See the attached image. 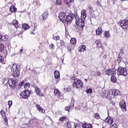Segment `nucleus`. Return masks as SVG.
<instances>
[{"label":"nucleus","instance_id":"f257e3e1","mask_svg":"<svg viewBox=\"0 0 128 128\" xmlns=\"http://www.w3.org/2000/svg\"><path fill=\"white\" fill-rule=\"evenodd\" d=\"M120 92L118 90H104L102 92L103 98H106L108 100H111L114 96L120 95Z\"/></svg>","mask_w":128,"mask_h":128},{"label":"nucleus","instance_id":"f03ea898","mask_svg":"<svg viewBox=\"0 0 128 128\" xmlns=\"http://www.w3.org/2000/svg\"><path fill=\"white\" fill-rule=\"evenodd\" d=\"M7 70H11L12 75L14 78H18L20 72V66L16 64H11L8 66Z\"/></svg>","mask_w":128,"mask_h":128},{"label":"nucleus","instance_id":"7ed1b4c3","mask_svg":"<svg viewBox=\"0 0 128 128\" xmlns=\"http://www.w3.org/2000/svg\"><path fill=\"white\" fill-rule=\"evenodd\" d=\"M75 22L78 28L82 30V28L84 26V19L80 18L78 16H75Z\"/></svg>","mask_w":128,"mask_h":128},{"label":"nucleus","instance_id":"20e7f679","mask_svg":"<svg viewBox=\"0 0 128 128\" xmlns=\"http://www.w3.org/2000/svg\"><path fill=\"white\" fill-rule=\"evenodd\" d=\"M117 74L118 76H126L128 74L126 69L120 66L117 70Z\"/></svg>","mask_w":128,"mask_h":128},{"label":"nucleus","instance_id":"39448f33","mask_svg":"<svg viewBox=\"0 0 128 128\" xmlns=\"http://www.w3.org/2000/svg\"><path fill=\"white\" fill-rule=\"evenodd\" d=\"M74 102L76 101L74 98L71 99V102L70 103V106H68L65 108L66 110L70 112H72V110H74Z\"/></svg>","mask_w":128,"mask_h":128},{"label":"nucleus","instance_id":"423d86ee","mask_svg":"<svg viewBox=\"0 0 128 128\" xmlns=\"http://www.w3.org/2000/svg\"><path fill=\"white\" fill-rule=\"evenodd\" d=\"M74 86L77 88H80L84 86V84L80 80L78 79H76L74 82Z\"/></svg>","mask_w":128,"mask_h":128},{"label":"nucleus","instance_id":"0eeeda50","mask_svg":"<svg viewBox=\"0 0 128 128\" xmlns=\"http://www.w3.org/2000/svg\"><path fill=\"white\" fill-rule=\"evenodd\" d=\"M120 26L122 28H128V18H124L120 22Z\"/></svg>","mask_w":128,"mask_h":128},{"label":"nucleus","instance_id":"6e6552de","mask_svg":"<svg viewBox=\"0 0 128 128\" xmlns=\"http://www.w3.org/2000/svg\"><path fill=\"white\" fill-rule=\"evenodd\" d=\"M30 92L28 90H24L20 94L22 98H28V96H30Z\"/></svg>","mask_w":128,"mask_h":128},{"label":"nucleus","instance_id":"1a4fd4ad","mask_svg":"<svg viewBox=\"0 0 128 128\" xmlns=\"http://www.w3.org/2000/svg\"><path fill=\"white\" fill-rule=\"evenodd\" d=\"M74 14H69L66 17L65 22H66L67 24H70V22H72V20H74Z\"/></svg>","mask_w":128,"mask_h":128},{"label":"nucleus","instance_id":"9d476101","mask_svg":"<svg viewBox=\"0 0 128 128\" xmlns=\"http://www.w3.org/2000/svg\"><path fill=\"white\" fill-rule=\"evenodd\" d=\"M120 106L123 112H126V101L121 100L120 102Z\"/></svg>","mask_w":128,"mask_h":128},{"label":"nucleus","instance_id":"9b49d317","mask_svg":"<svg viewBox=\"0 0 128 128\" xmlns=\"http://www.w3.org/2000/svg\"><path fill=\"white\" fill-rule=\"evenodd\" d=\"M106 74H108V76H114V74H116V70L114 68H110L106 70Z\"/></svg>","mask_w":128,"mask_h":128},{"label":"nucleus","instance_id":"f8f14e48","mask_svg":"<svg viewBox=\"0 0 128 128\" xmlns=\"http://www.w3.org/2000/svg\"><path fill=\"white\" fill-rule=\"evenodd\" d=\"M0 115L2 116L4 122L5 124H8V118H6V112L4 111L3 110H2L0 111Z\"/></svg>","mask_w":128,"mask_h":128},{"label":"nucleus","instance_id":"ddd939ff","mask_svg":"<svg viewBox=\"0 0 128 128\" xmlns=\"http://www.w3.org/2000/svg\"><path fill=\"white\" fill-rule=\"evenodd\" d=\"M8 83L10 88H14V86H16V80L14 79H10L8 81Z\"/></svg>","mask_w":128,"mask_h":128},{"label":"nucleus","instance_id":"4468645a","mask_svg":"<svg viewBox=\"0 0 128 128\" xmlns=\"http://www.w3.org/2000/svg\"><path fill=\"white\" fill-rule=\"evenodd\" d=\"M54 75L56 82V84H58L60 80V72L58 70L54 71Z\"/></svg>","mask_w":128,"mask_h":128},{"label":"nucleus","instance_id":"2eb2a0df","mask_svg":"<svg viewBox=\"0 0 128 128\" xmlns=\"http://www.w3.org/2000/svg\"><path fill=\"white\" fill-rule=\"evenodd\" d=\"M59 19L62 22H64V12H60L58 16Z\"/></svg>","mask_w":128,"mask_h":128},{"label":"nucleus","instance_id":"dca6fc26","mask_svg":"<svg viewBox=\"0 0 128 128\" xmlns=\"http://www.w3.org/2000/svg\"><path fill=\"white\" fill-rule=\"evenodd\" d=\"M74 0H64V4L67 8L70 6V4L74 2Z\"/></svg>","mask_w":128,"mask_h":128},{"label":"nucleus","instance_id":"f3484780","mask_svg":"<svg viewBox=\"0 0 128 128\" xmlns=\"http://www.w3.org/2000/svg\"><path fill=\"white\" fill-rule=\"evenodd\" d=\"M35 92L36 94L40 96H44V94H42L40 89L38 87L35 88Z\"/></svg>","mask_w":128,"mask_h":128},{"label":"nucleus","instance_id":"a211bd4d","mask_svg":"<svg viewBox=\"0 0 128 128\" xmlns=\"http://www.w3.org/2000/svg\"><path fill=\"white\" fill-rule=\"evenodd\" d=\"M107 118H106V120H105L106 122L108 124H112L114 123V118H112V117H108V120H106Z\"/></svg>","mask_w":128,"mask_h":128},{"label":"nucleus","instance_id":"6ab92c4d","mask_svg":"<svg viewBox=\"0 0 128 128\" xmlns=\"http://www.w3.org/2000/svg\"><path fill=\"white\" fill-rule=\"evenodd\" d=\"M54 94L55 96H56L58 98H60V96H60V92L58 90L54 89Z\"/></svg>","mask_w":128,"mask_h":128},{"label":"nucleus","instance_id":"aec40b11","mask_svg":"<svg viewBox=\"0 0 128 128\" xmlns=\"http://www.w3.org/2000/svg\"><path fill=\"white\" fill-rule=\"evenodd\" d=\"M104 36L105 38H110V31H105Z\"/></svg>","mask_w":128,"mask_h":128},{"label":"nucleus","instance_id":"412c9836","mask_svg":"<svg viewBox=\"0 0 128 128\" xmlns=\"http://www.w3.org/2000/svg\"><path fill=\"white\" fill-rule=\"evenodd\" d=\"M102 34V28L99 27L96 30V36H100Z\"/></svg>","mask_w":128,"mask_h":128},{"label":"nucleus","instance_id":"4be33fe9","mask_svg":"<svg viewBox=\"0 0 128 128\" xmlns=\"http://www.w3.org/2000/svg\"><path fill=\"white\" fill-rule=\"evenodd\" d=\"M8 40V36L6 34H2L1 40L3 42H6Z\"/></svg>","mask_w":128,"mask_h":128},{"label":"nucleus","instance_id":"5701e85b","mask_svg":"<svg viewBox=\"0 0 128 128\" xmlns=\"http://www.w3.org/2000/svg\"><path fill=\"white\" fill-rule=\"evenodd\" d=\"M81 17L83 18L84 20L86 18V10H82L81 12Z\"/></svg>","mask_w":128,"mask_h":128},{"label":"nucleus","instance_id":"b1692460","mask_svg":"<svg viewBox=\"0 0 128 128\" xmlns=\"http://www.w3.org/2000/svg\"><path fill=\"white\" fill-rule=\"evenodd\" d=\"M82 128H92V124H88L86 123L82 124Z\"/></svg>","mask_w":128,"mask_h":128},{"label":"nucleus","instance_id":"393cba45","mask_svg":"<svg viewBox=\"0 0 128 128\" xmlns=\"http://www.w3.org/2000/svg\"><path fill=\"white\" fill-rule=\"evenodd\" d=\"M72 124H74V123L73 122H67L66 126V128H72Z\"/></svg>","mask_w":128,"mask_h":128},{"label":"nucleus","instance_id":"a878e982","mask_svg":"<svg viewBox=\"0 0 128 128\" xmlns=\"http://www.w3.org/2000/svg\"><path fill=\"white\" fill-rule=\"evenodd\" d=\"M96 42L97 46V48H102V44L100 40H96Z\"/></svg>","mask_w":128,"mask_h":128},{"label":"nucleus","instance_id":"bb28decb","mask_svg":"<svg viewBox=\"0 0 128 128\" xmlns=\"http://www.w3.org/2000/svg\"><path fill=\"white\" fill-rule=\"evenodd\" d=\"M86 50V46L82 45L80 46V50H78L79 52H82Z\"/></svg>","mask_w":128,"mask_h":128},{"label":"nucleus","instance_id":"cd10ccee","mask_svg":"<svg viewBox=\"0 0 128 128\" xmlns=\"http://www.w3.org/2000/svg\"><path fill=\"white\" fill-rule=\"evenodd\" d=\"M42 16L43 18L42 20H45V18H47L48 16V11L45 12L42 15Z\"/></svg>","mask_w":128,"mask_h":128},{"label":"nucleus","instance_id":"c85d7f7f","mask_svg":"<svg viewBox=\"0 0 128 128\" xmlns=\"http://www.w3.org/2000/svg\"><path fill=\"white\" fill-rule=\"evenodd\" d=\"M74 46H72V44H69L67 48L68 52L70 53V52H72V50H74Z\"/></svg>","mask_w":128,"mask_h":128},{"label":"nucleus","instance_id":"c756f323","mask_svg":"<svg viewBox=\"0 0 128 128\" xmlns=\"http://www.w3.org/2000/svg\"><path fill=\"white\" fill-rule=\"evenodd\" d=\"M10 10L12 12H16V8L14 6H12L10 7Z\"/></svg>","mask_w":128,"mask_h":128},{"label":"nucleus","instance_id":"7c9ffc66","mask_svg":"<svg viewBox=\"0 0 128 128\" xmlns=\"http://www.w3.org/2000/svg\"><path fill=\"white\" fill-rule=\"evenodd\" d=\"M18 22L16 20H13L12 22V24L14 26L18 28Z\"/></svg>","mask_w":128,"mask_h":128},{"label":"nucleus","instance_id":"2f4dec72","mask_svg":"<svg viewBox=\"0 0 128 128\" xmlns=\"http://www.w3.org/2000/svg\"><path fill=\"white\" fill-rule=\"evenodd\" d=\"M111 82H116V77L112 75L111 76Z\"/></svg>","mask_w":128,"mask_h":128},{"label":"nucleus","instance_id":"473e14b6","mask_svg":"<svg viewBox=\"0 0 128 128\" xmlns=\"http://www.w3.org/2000/svg\"><path fill=\"white\" fill-rule=\"evenodd\" d=\"M70 42L72 44H76V38H71Z\"/></svg>","mask_w":128,"mask_h":128},{"label":"nucleus","instance_id":"72a5a7b5","mask_svg":"<svg viewBox=\"0 0 128 128\" xmlns=\"http://www.w3.org/2000/svg\"><path fill=\"white\" fill-rule=\"evenodd\" d=\"M94 116L96 120H100V114L98 113L94 114Z\"/></svg>","mask_w":128,"mask_h":128},{"label":"nucleus","instance_id":"f704fd0d","mask_svg":"<svg viewBox=\"0 0 128 128\" xmlns=\"http://www.w3.org/2000/svg\"><path fill=\"white\" fill-rule=\"evenodd\" d=\"M22 28L24 30H28V28H30V26L28 24H24L22 25Z\"/></svg>","mask_w":128,"mask_h":128},{"label":"nucleus","instance_id":"c9c22d12","mask_svg":"<svg viewBox=\"0 0 128 128\" xmlns=\"http://www.w3.org/2000/svg\"><path fill=\"white\" fill-rule=\"evenodd\" d=\"M4 44H0V52H4Z\"/></svg>","mask_w":128,"mask_h":128},{"label":"nucleus","instance_id":"e433bc0d","mask_svg":"<svg viewBox=\"0 0 128 128\" xmlns=\"http://www.w3.org/2000/svg\"><path fill=\"white\" fill-rule=\"evenodd\" d=\"M30 86V84L28 83H26L24 84V88L26 90H28V88Z\"/></svg>","mask_w":128,"mask_h":128},{"label":"nucleus","instance_id":"4c0bfd02","mask_svg":"<svg viewBox=\"0 0 128 128\" xmlns=\"http://www.w3.org/2000/svg\"><path fill=\"white\" fill-rule=\"evenodd\" d=\"M24 81H22L18 84V86L19 88H22V86H24Z\"/></svg>","mask_w":128,"mask_h":128},{"label":"nucleus","instance_id":"58836bf2","mask_svg":"<svg viewBox=\"0 0 128 128\" xmlns=\"http://www.w3.org/2000/svg\"><path fill=\"white\" fill-rule=\"evenodd\" d=\"M95 75H96V76H102V73L100 71H97L96 72Z\"/></svg>","mask_w":128,"mask_h":128},{"label":"nucleus","instance_id":"ea45409f","mask_svg":"<svg viewBox=\"0 0 128 128\" xmlns=\"http://www.w3.org/2000/svg\"><path fill=\"white\" fill-rule=\"evenodd\" d=\"M38 110H39L40 112H42V114H44V112H46V110H44V109L42 108Z\"/></svg>","mask_w":128,"mask_h":128},{"label":"nucleus","instance_id":"a19ab883","mask_svg":"<svg viewBox=\"0 0 128 128\" xmlns=\"http://www.w3.org/2000/svg\"><path fill=\"white\" fill-rule=\"evenodd\" d=\"M110 128H118V125L116 124H114L110 126Z\"/></svg>","mask_w":128,"mask_h":128},{"label":"nucleus","instance_id":"79ce46f5","mask_svg":"<svg viewBox=\"0 0 128 128\" xmlns=\"http://www.w3.org/2000/svg\"><path fill=\"white\" fill-rule=\"evenodd\" d=\"M62 0H56V4H62Z\"/></svg>","mask_w":128,"mask_h":128},{"label":"nucleus","instance_id":"37998d69","mask_svg":"<svg viewBox=\"0 0 128 128\" xmlns=\"http://www.w3.org/2000/svg\"><path fill=\"white\" fill-rule=\"evenodd\" d=\"M12 102L11 100H9L8 102V106L9 108H10V106H12Z\"/></svg>","mask_w":128,"mask_h":128},{"label":"nucleus","instance_id":"c03bdc74","mask_svg":"<svg viewBox=\"0 0 128 128\" xmlns=\"http://www.w3.org/2000/svg\"><path fill=\"white\" fill-rule=\"evenodd\" d=\"M54 44H51L50 46L49 47L50 48V50H54Z\"/></svg>","mask_w":128,"mask_h":128},{"label":"nucleus","instance_id":"a18cd8bd","mask_svg":"<svg viewBox=\"0 0 128 128\" xmlns=\"http://www.w3.org/2000/svg\"><path fill=\"white\" fill-rule=\"evenodd\" d=\"M87 94H92V90L91 88H90L86 90Z\"/></svg>","mask_w":128,"mask_h":128},{"label":"nucleus","instance_id":"49530a36","mask_svg":"<svg viewBox=\"0 0 128 128\" xmlns=\"http://www.w3.org/2000/svg\"><path fill=\"white\" fill-rule=\"evenodd\" d=\"M4 62V57L0 54V62Z\"/></svg>","mask_w":128,"mask_h":128},{"label":"nucleus","instance_id":"de8ad7c7","mask_svg":"<svg viewBox=\"0 0 128 128\" xmlns=\"http://www.w3.org/2000/svg\"><path fill=\"white\" fill-rule=\"evenodd\" d=\"M74 128H80V124H74Z\"/></svg>","mask_w":128,"mask_h":128},{"label":"nucleus","instance_id":"09e8293b","mask_svg":"<svg viewBox=\"0 0 128 128\" xmlns=\"http://www.w3.org/2000/svg\"><path fill=\"white\" fill-rule=\"evenodd\" d=\"M36 108H37L38 110H39L40 108H42L40 106L38 105V104H36Z\"/></svg>","mask_w":128,"mask_h":128},{"label":"nucleus","instance_id":"8fccbe9b","mask_svg":"<svg viewBox=\"0 0 128 128\" xmlns=\"http://www.w3.org/2000/svg\"><path fill=\"white\" fill-rule=\"evenodd\" d=\"M59 120L60 122H64V117H62L59 118Z\"/></svg>","mask_w":128,"mask_h":128},{"label":"nucleus","instance_id":"3c124183","mask_svg":"<svg viewBox=\"0 0 128 128\" xmlns=\"http://www.w3.org/2000/svg\"><path fill=\"white\" fill-rule=\"evenodd\" d=\"M60 44H61L62 46H63L64 45V40H61L60 41Z\"/></svg>","mask_w":128,"mask_h":128},{"label":"nucleus","instance_id":"603ef678","mask_svg":"<svg viewBox=\"0 0 128 128\" xmlns=\"http://www.w3.org/2000/svg\"><path fill=\"white\" fill-rule=\"evenodd\" d=\"M96 4H98V6H102V4H100V2L98 1L96 2Z\"/></svg>","mask_w":128,"mask_h":128},{"label":"nucleus","instance_id":"864d4df0","mask_svg":"<svg viewBox=\"0 0 128 128\" xmlns=\"http://www.w3.org/2000/svg\"><path fill=\"white\" fill-rule=\"evenodd\" d=\"M56 40H60V36H56Z\"/></svg>","mask_w":128,"mask_h":128},{"label":"nucleus","instance_id":"5fc2aeb1","mask_svg":"<svg viewBox=\"0 0 128 128\" xmlns=\"http://www.w3.org/2000/svg\"><path fill=\"white\" fill-rule=\"evenodd\" d=\"M72 90L70 89V88H66V92H70Z\"/></svg>","mask_w":128,"mask_h":128},{"label":"nucleus","instance_id":"6e6d98bb","mask_svg":"<svg viewBox=\"0 0 128 128\" xmlns=\"http://www.w3.org/2000/svg\"><path fill=\"white\" fill-rule=\"evenodd\" d=\"M20 54H22V52H23V50L20 49Z\"/></svg>","mask_w":128,"mask_h":128},{"label":"nucleus","instance_id":"4d7b16f0","mask_svg":"<svg viewBox=\"0 0 128 128\" xmlns=\"http://www.w3.org/2000/svg\"><path fill=\"white\" fill-rule=\"evenodd\" d=\"M66 36H68V32L66 31Z\"/></svg>","mask_w":128,"mask_h":128},{"label":"nucleus","instance_id":"13d9d810","mask_svg":"<svg viewBox=\"0 0 128 128\" xmlns=\"http://www.w3.org/2000/svg\"><path fill=\"white\" fill-rule=\"evenodd\" d=\"M118 60H122V58L120 57V56H118Z\"/></svg>","mask_w":128,"mask_h":128},{"label":"nucleus","instance_id":"bf43d9fd","mask_svg":"<svg viewBox=\"0 0 128 128\" xmlns=\"http://www.w3.org/2000/svg\"><path fill=\"white\" fill-rule=\"evenodd\" d=\"M0 42H2V34H0Z\"/></svg>","mask_w":128,"mask_h":128},{"label":"nucleus","instance_id":"052dcab7","mask_svg":"<svg viewBox=\"0 0 128 128\" xmlns=\"http://www.w3.org/2000/svg\"><path fill=\"white\" fill-rule=\"evenodd\" d=\"M56 36H54V37L52 38V39L56 40Z\"/></svg>","mask_w":128,"mask_h":128},{"label":"nucleus","instance_id":"680f3d73","mask_svg":"<svg viewBox=\"0 0 128 128\" xmlns=\"http://www.w3.org/2000/svg\"><path fill=\"white\" fill-rule=\"evenodd\" d=\"M88 8L90 10H92V7L90 6H88Z\"/></svg>","mask_w":128,"mask_h":128},{"label":"nucleus","instance_id":"e2e57ef3","mask_svg":"<svg viewBox=\"0 0 128 128\" xmlns=\"http://www.w3.org/2000/svg\"><path fill=\"white\" fill-rule=\"evenodd\" d=\"M34 28V30H36V28L34 27H33Z\"/></svg>","mask_w":128,"mask_h":128},{"label":"nucleus","instance_id":"0e129e2a","mask_svg":"<svg viewBox=\"0 0 128 128\" xmlns=\"http://www.w3.org/2000/svg\"><path fill=\"white\" fill-rule=\"evenodd\" d=\"M126 0H121V2H126Z\"/></svg>","mask_w":128,"mask_h":128},{"label":"nucleus","instance_id":"69168bd1","mask_svg":"<svg viewBox=\"0 0 128 128\" xmlns=\"http://www.w3.org/2000/svg\"><path fill=\"white\" fill-rule=\"evenodd\" d=\"M84 80L86 81V82H88V80H86V78H85Z\"/></svg>","mask_w":128,"mask_h":128},{"label":"nucleus","instance_id":"338daca9","mask_svg":"<svg viewBox=\"0 0 128 128\" xmlns=\"http://www.w3.org/2000/svg\"><path fill=\"white\" fill-rule=\"evenodd\" d=\"M62 63L64 64V59L62 60Z\"/></svg>","mask_w":128,"mask_h":128},{"label":"nucleus","instance_id":"774afa93","mask_svg":"<svg viewBox=\"0 0 128 128\" xmlns=\"http://www.w3.org/2000/svg\"><path fill=\"white\" fill-rule=\"evenodd\" d=\"M48 118H50V120H52V119H51V118H50V117H48Z\"/></svg>","mask_w":128,"mask_h":128}]
</instances>
